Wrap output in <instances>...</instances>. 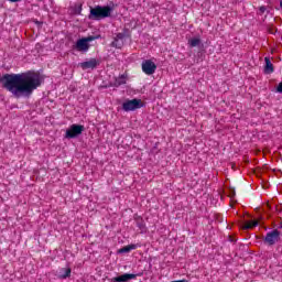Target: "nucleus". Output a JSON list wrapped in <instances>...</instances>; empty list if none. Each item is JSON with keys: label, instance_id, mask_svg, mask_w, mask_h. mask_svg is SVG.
I'll use <instances>...</instances> for the list:
<instances>
[{"label": "nucleus", "instance_id": "dca6fc26", "mask_svg": "<svg viewBox=\"0 0 282 282\" xmlns=\"http://www.w3.org/2000/svg\"><path fill=\"white\" fill-rule=\"evenodd\" d=\"M62 272L64 273L59 275V279H69V276H72L70 268L62 269Z\"/></svg>", "mask_w": 282, "mask_h": 282}, {"label": "nucleus", "instance_id": "f257e3e1", "mask_svg": "<svg viewBox=\"0 0 282 282\" xmlns=\"http://www.w3.org/2000/svg\"><path fill=\"white\" fill-rule=\"evenodd\" d=\"M0 83L14 98H21V96H32L36 88L41 87L43 80L39 73L28 70L21 74H4Z\"/></svg>", "mask_w": 282, "mask_h": 282}, {"label": "nucleus", "instance_id": "f3484780", "mask_svg": "<svg viewBox=\"0 0 282 282\" xmlns=\"http://www.w3.org/2000/svg\"><path fill=\"white\" fill-rule=\"evenodd\" d=\"M123 44H124L123 42H120L119 40H116V37H115V40L111 43V46L116 47L117 50H120Z\"/></svg>", "mask_w": 282, "mask_h": 282}, {"label": "nucleus", "instance_id": "6e6552de", "mask_svg": "<svg viewBox=\"0 0 282 282\" xmlns=\"http://www.w3.org/2000/svg\"><path fill=\"white\" fill-rule=\"evenodd\" d=\"M100 65V62L96 58H90L87 62L79 63L82 69H96Z\"/></svg>", "mask_w": 282, "mask_h": 282}, {"label": "nucleus", "instance_id": "39448f33", "mask_svg": "<svg viewBox=\"0 0 282 282\" xmlns=\"http://www.w3.org/2000/svg\"><path fill=\"white\" fill-rule=\"evenodd\" d=\"M141 67L143 74H147V76H152V74H155V69H158V65L151 59L143 61Z\"/></svg>", "mask_w": 282, "mask_h": 282}, {"label": "nucleus", "instance_id": "4468645a", "mask_svg": "<svg viewBox=\"0 0 282 282\" xmlns=\"http://www.w3.org/2000/svg\"><path fill=\"white\" fill-rule=\"evenodd\" d=\"M202 43V40L199 37H193L188 40L189 47H197Z\"/></svg>", "mask_w": 282, "mask_h": 282}, {"label": "nucleus", "instance_id": "2eb2a0df", "mask_svg": "<svg viewBox=\"0 0 282 282\" xmlns=\"http://www.w3.org/2000/svg\"><path fill=\"white\" fill-rule=\"evenodd\" d=\"M137 228L144 230L147 228V225L144 224V219L142 217L135 218Z\"/></svg>", "mask_w": 282, "mask_h": 282}, {"label": "nucleus", "instance_id": "f8f14e48", "mask_svg": "<svg viewBox=\"0 0 282 282\" xmlns=\"http://www.w3.org/2000/svg\"><path fill=\"white\" fill-rule=\"evenodd\" d=\"M122 85H127V76L120 75L115 79L113 87H120Z\"/></svg>", "mask_w": 282, "mask_h": 282}, {"label": "nucleus", "instance_id": "ddd939ff", "mask_svg": "<svg viewBox=\"0 0 282 282\" xmlns=\"http://www.w3.org/2000/svg\"><path fill=\"white\" fill-rule=\"evenodd\" d=\"M135 248H138V246L135 245H128L126 247H122L121 249L118 250L119 254H124L127 252H131V250H135Z\"/></svg>", "mask_w": 282, "mask_h": 282}, {"label": "nucleus", "instance_id": "f03ea898", "mask_svg": "<svg viewBox=\"0 0 282 282\" xmlns=\"http://www.w3.org/2000/svg\"><path fill=\"white\" fill-rule=\"evenodd\" d=\"M112 12L113 8L109 6L90 7L88 19L90 21H102V19H109Z\"/></svg>", "mask_w": 282, "mask_h": 282}, {"label": "nucleus", "instance_id": "7ed1b4c3", "mask_svg": "<svg viewBox=\"0 0 282 282\" xmlns=\"http://www.w3.org/2000/svg\"><path fill=\"white\" fill-rule=\"evenodd\" d=\"M144 107V105L142 104V99H127L123 104H122V109L123 111H135L138 109H142Z\"/></svg>", "mask_w": 282, "mask_h": 282}, {"label": "nucleus", "instance_id": "aec40b11", "mask_svg": "<svg viewBox=\"0 0 282 282\" xmlns=\"http://www.w3.org/2000/svg\"><path fill=\"white\" fill-rule=\"evenodd\" d=\"M8 1H10L11 3H19V1L21 0H8Z\"/></svg>", "mask_w": 282, "mask_h": 282}, {"label": "nucleus", "instance_id": "6ab92c4d", "mask_svg": "<svg viewBox=\"0 0 282 282\" xmlns=\"http://www.w3.org/2000/svg\"><path fill=\"white\" fill-rule=\"evenodd\" d=\"M115 39L122 43V41H124V33H118Z\"/></svg>", "mask_w": 282, "mask_h": 282}, {"label": "nucleus", "instance_id": "a211bd4d", "mask_svg": "<svg viewBox=\"0 0 282 282\" xmlns=\"http://www.w3.org/2000/svg\"><path fill=\"white\" fill-rule=\"evenodd\" d=\"M96 39H98V36H94V35H89L87 37H84L86 43H91V41H96Z\"/></svg>", "mask_w": 282, "mask_h": 282}, {"label": "nucleus", "instance_id": "423d86ee", "mask_svg": "<svg viewBox=\"0 0 282 282\" xmlns=\"http://www.w3.org/2000/svg\"><path fill=\"white\" fill-rule=\"evenodd\" d=\"M280 237H281V231H279V229H274L267 234L264 238V242L268 243V246H274V243L279 241Z\"/></svg>", "mask_w": 282, "mask_h": 282}, {"label": "nucleus", "instance_id": "0eeeda50", "mask_svg": "<svg viewBox=\"0 0 282 282\" xmlns=\"http://www.w3.org/2000/svg\"><path fill=\"white\" fill-rule=\"evenodd\" d=\"M138 276H142V274L141 273H138V274L124 273L122 275L112 278L111 281L112 282H127V281H131L133 279H138Z\"/></svg>", "mask_w": 282, "mask_h": 282}, {"label": "nucleus", "instance_id": "9b49d317", "mask_svg": "<svg viewBox=\"0 0 282 282\" xmlns=\"http://www.w3.org/2000/svg\"><path fill=\"white\" fill-rule=\"evenodd\" d=\"M257 226H259V220H250L242 226V230H252V228H257Z\"/></svg>", "mask_w": 282, "mask_h": 282}, {"label": "nucleus", "instance_id": "1a4fd4ad", "mask_svg": "<svg viewBox=\"0 0 282 282\" xmlns=\"http://www.w3.org/2000/svg\"><path fill=\"white\" fill-rule=\"evenodd\" d=\"M75 47L77 52H87L89 50V44L86 42L85 37H83L76 42Z\"/></svg>", "mask_w": 282, "mask_h": 282}, {"label": "nucleus", "instance_id": "20e7f679", "mask_svg": "<svg viewBox=\"0 0 282 282\" xmlns=\"http://www.w3.org/2000/svg\"><path fill=\"white\" fill-rule=\"evenodd\" d=\"M85 131V126L83 124H72L67 130L65 138L72 140L74 138H78Z\"/></svg>", "mask_w": 282, "mask_h": 282}, {"label": "nucleus", "instance_id": "9d476101", "mask_svg": "<svg viewBox=\"0 0 282 282\" xmlns=\"http://www.w3.org/2000/svg\"><path fill=\"white\" fill-rule=\"evenodd\" d=\"M264 63H265V66H264L265 74H274V65L270 61V57H264Z\"/></svg>", "mask_w": 282, "mask_h": 282}]
</instances>
